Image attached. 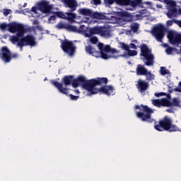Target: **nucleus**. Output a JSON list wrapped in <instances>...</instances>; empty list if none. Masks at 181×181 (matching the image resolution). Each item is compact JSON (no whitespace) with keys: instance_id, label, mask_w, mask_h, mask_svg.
Listing matches in <instances>:
<instances>
[{"instance_id":"39448f33","label":"nucleus","mask_w":181,"mask_h":181,"mask_svg":"<svg viewBox=\"0 0 181 181\" xmlns=\"http://www.w3.org/2000/svg\"><path fill=\"white\" fill-rule=\"evenodd\" d=\"M8 28V31L11 33H16V36L18 37H23L25 33V25L17 23H11L7 24L2 23L0 24V30L4 31Z\"/></svg>"},{"instance_id":"8fccbe9b","label":"nucleus","mask_w":181,"mask_h":181,"mask_svg":"<svg viewBox=\"0 0 181 181\" xmlns=\"http://www.w3.org/2000/svg\"><path fill=\"white\" fill-rule=\"evenodd\" d=\"M166 112H170V113H171V112H173V110H172V109H167V110H166Z\"/></svg>"},{"instance_id":"58836bf2","label":"nucleus","mask_w":181,"mask_h":181,"mask_svg":"<svg viewBox=\"0 0 181 181\" xmlns=\"http://www.w3.org/2000/svg\"><path fill=\"white\" fill-rule=\"evenodd\" d=\"M175 21H177V20H168V21H166V26H173V23H175Z\"/></svg>"},{"instance_id":"6e6552de","label":"nucleus","mask_w":181,"mask_h":181,"mask_svg":"<svg viewBox=\"0 0 181 181\" xmlns=\"http://www.w3.org/2000/svg\"><path fill=\"white\" fill-rule=\"evenodd\" d=\"M165 32H167V28H165V25L163 24H158L157 25L153 27L151 30L153 37H154L156 40L160 43H162Z\"/></svg>"},{"instance_id":"f704fd0d","label":"nucleus","mask_w":181,"mask_h":181,"mask_svg":"<svg viewBox=\"0 0 181 181\" xmlns=\"http://www.w3.org/2000/svg\"><path fill=\"white\" fill-rule=\"evenodd\" d=\"M102 53H103V52H101V51H95V52L90 54V55H91L92 57H95L96 58H100Z\"/></svg>"},{"instance_id":"f257e3e1","label":"nucleus","mask_w":181,"mask_h":181,"mask_svg":"<svg viewBox=\"0 0 181 181\" xmlns=\"http://www.w3.org/2000/svg\"><path fill=\"white\" fill-rule=\"evenodd\" d=\"M108 80L107 78H97L91 80H86V77L79 76L75 78L73 82V87L76 88L81 86L91 95H95L98 93L107 95V96L115 95V88L112 86H103L100 88H96V86L107 85Z\"/></svg>"},{"instance_id":"2f4dec72","label":"nucleus","mask_w":181,"mask_h":181,"mask_svg":"<svg viewBox=\"0 0 181 181\" xmlns=\"http://www.w3.org/2000/svg\"><path fill=\"white\" fill-rule=\"evenodd\" d=\"M126 51L129 57H136L138 54V52L136 50L127 49Z\"/></svg>"},{"instance_id":"1a4fd4ad","label":"nucleus","mask_w":181,"mask_h":181,"mask_svg":"<svg viewBox=\"0 0 181 181\" xmlns=\"http://www.w3.org/2000/svg\"><path fill=\"white\" fill-rule=\"evenodd\" d=\"M61 49H62L64 53L68 54L69 57H73L74 56H75L77 47L72 42V41L65 40H63L62 42H61Z\"/></svg>"},{"instance_id":"603ef678","label":"nucleus","mask_w":181,"mask_h":181,"mask_svg":"<svg viewBox=\"0 0 181 181\" xmlns=\"http://www.w3.org/2000/svg\"><path fill=\"white\" fill-rule=\"evenodd\" d=\"M177 13L180 14L181 15V8L178 9L177 11Z\"/></svg>"},{"instance_id":"72a5a7b5","label":"nucleus","mask_w":181,"mask_h":181,"mask_svg":"<svg viewBox=\"0 0 181 181\" xmlns=\"http://www.w3.org/2000/svg\"><path fill=\"white\" fill-rule=\"evenodd\" d=\"M55 16L64 19L66 18V14L63 13L62 12L57 11L54 13Z\"/></svg>"},{"instance_id":"9d476101","label":"nucleus","mask_w":181,"mask_h":181,"mask_svg":"<svg viewBox=\"0 0 181 181\" xmlns=\"http://www.w3.org/2000/svg\"><path fill=\"white\" fill-rule=\"evenodd\" d=\"M136 73L137 76H145L147 81L155 80V75L152 74L151 71H148V70L141 64L137 65Z\"/></svg>"},{"instance_id":"9b49d317","label":"nucleus","mask_w":181,"mask_h":181,"mask_svg":"<svg viewBox=\"0 0 181 181\" xmlns=\"http://www.w3.org/2000/svg\"><path fill=\"white\" fill-rule=\"evenodd\" d=\"M50 83H52V86H54V87L57 88L58 91H59L60 93L70 97L71 100H78L79 97L74 95L72 94H69L68 88H63V83L54 80L50 81Z\"/></svg>"},{"instance_id":"a18cd8bd","label":"nucleus","mask_w":181,"mask_h":181,"mask_svg":"<svg viewBox=\"0 0 181 181\" xmlns=\"http://www.w3.org/2000/svg\"><path fill=\"white\" fill-rule=\"evenodd\" d=\"M57 16H52L49 17V18H48V20H49V21H55V20H57Z\"/></svg>"},{"instance_id":"cd10ccee","label":"nucleus","mask_w":181,"mask_h":181,"mask_svg":"<svg viewBox=\"0 0 181 181\" xmlns=\"http://www.w3.org/2000/svg\"><path fill=\"white\" fill-rule=\"evenodd\" d=\"M180 102L177 98H174L173 99V103L170 102V107H179Z\"/></svg>"},{"instance_id":"c9c22d12","label":"nucleus","mask_w":181,"mask_h":181,"mask_svg":"<svg viewBox=\"0 0 181 181\" xmlns=\"http://www.w3.org/2000/svg\"><path fill=\"white\" fill-rule=\"evenodd\" d=\"M90 42L93 45H96L98 42V37L94 36L90 38Z\"/></svg>"},{"instance_id":"f8f14e48","label":"nucleus","mask_w":181,"mask_h":181,"mask_svg":"<svg viewBox=\"0 0 181 181\" xmlns=\"http://www.w3.org/2000/svg\"><path fill=\"white\" fill-rule=\"evenodd\" d=\"M152 104L154 105L155 107H158V108L162 107H170L171 105L170 101L167 98L154 99L152 101Z\"/></svg>"},{"instance_id":"5701e85b","label":"nucleus","mask_w":181,"mask_h":181,"mask_svg":"<svg viewBox=\"0 0 181 181\" xmlns=\"http://www.w3.org/2000/svg\"><path fill=\"white\" fill-rule=\"evenodd\" d=\"M108 4L112 5L115 2L117 5L127 6L128 0H107Z\"/></svg>"},{"instance_id":"de8ad7c7","label":"nucleus","mask_w":181,"mask_h":181,"mask_svg":"<svg viewBox=\"0 0 181 181\" xmlns=\"http://www.w3.org/2000/svg\"><path fill=\"white\" fill-rule=\"evenodd\" d=\"M146 12H147L146 9H143L139 11L140 14H146Z\"/></svg>"},{"instance_id":"6ab92c4d","label":"nucleus","mask_w":181,"mask_h":181,"mask_svg":"<svg viewBox=\"0 0 181 181\" xmlns=\"http://www.w3.org/2000/svg\"><path fill=\"white\" fill-rule=\"evenodd\" d=\"M74 80H75L74 79V76L69 75L64 76L62 79V81L64 83V86H65V87H68L71 85L73 86Z\"/></svg>"},{"instance_id":"ea45409f","label":"nucleus","mask_w":181,"mask_h":181,"mask_svg":"<svg viewBox=\"0 0 181 181\" xmlns=\"http://www.w3.org/2000/svg\"><path fill=\"white\" fill-rule=\"evenodd\" d=\"M107 53H110V54H119V51L117 50V49L115 48H112L111 49H110V51H108V52Z\"/></svg>"},{"instance_id":"e433bc0d","label":"nucleus","mask_w":181,"mask_h":181,"mask_svg":"<svg viewBox=\"0 0 181 181\" xmlns=\"http://www.w3.org/2000/svg\"><path fill=\"white\" fill-rule=\"evenodd\" d=\"M10 57H11V60L17 59L19 58V54H18V53H11L10 52Z\"/></svg>"},{"instance_id":"4be33fe9","label":"nucleus","mask_w":181,"mask_h":181,"mask_svg":"<svg viewBox=\"0 0 181 181\" xmlns=\"http://www.w3.org/2000/svg\"><path fill=\"white\" fill-rule=\"evenodd\" d=\"M74 11H68V12L65 13V20H68L69 22H74V20L76 19L77 16L76 13H73Z\"/></svg>"},{"instance_id":"c756f323","label":"nucleus","mask_w":181,"mask_h":181,"mask_svg":"<svg viewBox=\"0 0 181 181\" xmlns=\"http://www.w3.org/2000/svg\"><path fill=\"white\" fill-rule=\"evenodd\" d=\"M165 47H166L165 49V53L166 54L170 55L173 54V47H170L168 45H165Z\"/></svg>"},{"instance_id":"864d4df0","label":"nucleus","mask_w":181,"mask_h":181,"mask_svg":"<svg viewBox=\"0 0 181 181\" xmlns=\"http://www.w3.org/2000/svg\"><path fill=\"white\" fill-rule=\"evenodd\" d=\"M27 5H28L27 3H24V4H23V8H25Z\"/></svg>"},{"instance_id":"49530a36","label":"nucleus","mask_w":181,"mask_h":181,"mask_svg":"<svg viewBox=\"0 0 181 181\" xmlns=\"http://www.w3.org/2000/svg\"><path fill=\"white\" fill-rule=\"evenodd\" d=\"M130 47L136 49V45L134 43H130Z\"/></svg>"},{"instance_id":"37998d69","label":"nucleus","mask_w":181,"mask_h":181,"mask_svg":"<svg viewBox=\"0 0 181 181\" xmlns=\"http://www.w3.org/2000/svg\"><path fill=\"white\" fill-rule=\"evenodd\" d=\"M179 86H180V88H174V91L178 92V93H181V81L179 82Z\"/></svg>"},{"instance_id":"dca6fc26","label":"nucleus","mask_w":181,"mask_h":181,"mask_svg":"<svg viewBox=\"0 0 181 181\" xmlns=\"http://www.w3.org/2000/svg\"><path fill=\"white\" fill-rule=\"evenodd\" d=\"M136 87L139 93H146L147 89H148L149 84L148 82H146V81L139 79V81H137Z\"/></svg>"},{"instance_id":"20e7f679","label":"nucleus","mask_w":181,"mask_h":181,"mask_svg":"<svg viewBox=\"0 0 181 181\" xmlns=\"http://www.w3.org/2000/svg\"><path fill=\"white\" fill-rule=\"evenodd\" d=\"M136 110H139V112H137L136 114L137 118L142 122L151 124L155 121L151 117V115L154 112V111L151 108L148 107V106L144 105H136Z\"/></svg>"},{"instance_id":"f3484780","label":"nucleus","mask_w":181,"mask_h":181,"mask_svg":"<svg viewBox=\"0 0 181 181\" xmlns=\"http://www.w3.org/2000/svg\"><path fill=\"white\" fill-rule=\"evenodd\" d=\"M168 18H175L177 16V8H176V3L171 2L170 9L166 13Z\"/></svg>"},{"instance_id":"7c9ffc66","label":"nucleus","mask_w":181,"mask_h":181,"mask_svg":"<svg viewBox=\"0 0 181 181\" xmlns=\"http://www.w3.org/2000/svg\"><path fill=\"white\" fill-rule=\"evenodd\" d=\"M160 72L162 76H165L170 74V71L167 70V69L164 66L160 67Z\"/></svg>"},{"instance_id":"7ed1b4c3","label":"nucleus","mask_w":181,"mask_h":181,"mask_svg":"<svg viewBox=\"0 0 181 181\" xmlns=\"http://www.w3.org/2000/svg\"><path fill=\"white\" fill-rule=\"evenodd\" d=\"M12 43L16 46L20 47L21 51H23V47L26 46L35 47L36 41L35 37L31 35H27L24 37H19L18 35H13L11 39Z\"/></svg>"},{"instance_id":"bb28decb","label":"nucleus","mask_w":181,"mask_h":181,"mask_svg":"<svg viewBox=\"0 0 181 181\" xmlns=\"http://www.w3.org/2000/svg\"><path fill=\"white\" fill-rule=\"evenodd\" d=\"M85 29H86V25H81L79 26V28H76V31L70 30V32H74V33H81V34L82 33L84 35L85 33H87Z\"/></svg>"},{"instance_id":"2eb2a0df","label":"nucleus","mask_w":181,"mask_h":181,"mask_svg":"<svg viewBox=\"0 0 181 181\" xmlns=\"http://www.w3.org/2000/svg\"><path fill=\"white\" fill-rule=\"evenodd\" d=\"M38 10L44 13H49L51 12L52 6L49 5V1H42L37 4Z\"/></svg>"},{"instance_id":"09e8293b","label":"nucleus","mask_w":181,"mask_h":181,"mask_svg":"<svg viewBox=\"0 0 181 181\" xmlns=\"http://www.w3.org/2000/svg\"><path fill=\"white\" fill-rule=\"evenodd\" d=\"M36 11H37V7L36 6L32 7L31 12L36 13Z\"/></svg>"},{"instance_id":"aec40b11","label":"nucleus","mask_w":181,"mask_h":181,"mask_svg":"<svg viewBox=\"0 0 181 181\" xmlns=\"http://www.w3.org/2000/svg\"><path fill=\"white\" fill-rule=\"evenodd\" d=\"M125 55H108L107 53L102 52L100 54V57L102 58L103 60H107L110 59H118L119 57H124Z\"/></svg>"},{"instance_id":"473e14b6","label":"nucleus","mask_w":181,"mask_h":181,"mask_svg":"<svg viewBox=\"0 0 181 181\" xmlns=\"http://www.w3.org/2000/svg\"><path fill=\"white\" fill-rule=\"evenodd\" d=\"M142 0H134L131 2V5L133 7L138 6L141 4Z\"/></svg>"},{"instance_id":"c85d7f7f","label":"nucleus","mask_w":181,"mask_h":181,"mask_svg":"<svg viewBox=\"0 0 181 181\" xmlns=\"http://www.w3.org/2000/svg\"><path fill=\"white\" fill-rule=\"evenodd\" d=\"M85 52L86 53L91 54L92 53L95 52V51L94 50V48L91 45H88L85 47Z\"/></svg>"},{"instance_id":"a19ab883","label":"nucleus","mask_w":181,"mask_h":181,"mask_svg":"<svg viewBox=\"0 0 181 181\" xmlns=\"http://www.w3.org/2000/svg\"><path fill=\"white\" fill-rule=\"evenodd\" d=\"M10 9L5 8L4 10H3V15H4V16H8V15L10 14Z\"/></svg>"},{"instance_id":"423d86ee","label":"nucleus","mask_w":181,"mask_h":181,"mask_svg":"<svg viewBox=\"0 0 181 181\" xmlns=\"http://www.w3.org/2000/svg\"><path fill=\"white\" fill-rule=\"evenodd\" d=\"M88 33H85V37L90 38L92 36L96 35H100L102 37H110V31L106 26H94L93 28H89Z\"/></svg>"},{"instance_id":"3c124183","label":"nucleus","mask_w":181,"mask_h":181,"mask_svg":"<svg viewBox=\"0 0 181 181\" xmlns=\"http://www.w3.org/2000/svg\"><path fill=\"white\" fill-rule=\"evenodd\" d=\"M74 92L78 95L80 94V90H78V89H76Z\"/></svg>"},{"instance_id":"f03ea898","label":"nucleus","mask_w":181,"mask_h":181,"mask_svg":"<svg viewBox=\"0 0 181 181\" xmlns=\"http://www.w3.org/2000/svg\"><path fill=\"white\" fill-rule=\"evenodd\" d=\"M154 129L157 132H180V128L172 123V119L167 116H165L162 119L158 120V124H156Z\"/></svg>"},{"instance_id":"b1692460","label":"nucleus","mask_w":181,"mask_h":181,"mask_svg":"<svg viewBox=\"0 0 181 181\" xmlns=\"http://www.w3.org/2000/svg\"><path fill=\"white\" fill-rule=\"evenodd\" d=\"M98 48H99V50L102 52H106L107 53L108 52L110 51V49H112V48L110 47V45H106V46H104V44L103 43H98Z\"/></svg>"},{"instance_id":"a878e982","label":"nucleus","mask_w":181,"mask_h":181,"mask_svg":"<svg viewBox=\"0 0 181 181\" xmlns=\"http://www.w3.org/2000/svg\"><path fill=\"white\" fill-rule=\"evenodd\" d=\"M129 28H131L132 32L136 33L139 29V24L138 23L133 22L130 24V25H129Z\"/></svg>"},{"instance_id":"393cba45","label":"nucleus","mask_w":181,"mask_h":181,"mask_svg":"<svg viewBox=\"0 0 181 181\" xmlns=\"http://www.w3.org/2000/svg\"><path fill=\"white\" fill-rule=\"evenodd\" d=\"M90 17L98 20H105V18H106L104 14L98 12H93V13H92Z\"/></svg>"},{"instance_id":"412c9836","label":"nucleus","mask_w":181,"mask_h":181,"mask_svg":"<svg viewBox=\"0 0 181 181\" xmlns=\"http://www.w3.org/2000/svg\"><path fill=\"white\" fill-rule=\"evenodd\" d=\"M78 12L79 13V14H81L83 16H89L90 17L92 16L93 13H94V12L93 11H91L89 8H79L78 10Z\"/></svg>"},{"instance_id":"4468645a","label":"nucleus","mask_w":181,"mask_h":181,"mask_svg":"<svg viewBox=\"0 0 181 181\" xmlns=\"http://www.w3.org/2000/svg\"><path fill=\"white\" fill-rule=\"evenodd\" d=\"M65 8H69L68 11L74 12L77 10L78 3L76 0H61Z\"/></svg>"},{"instance_id":"79ce46f5","label":"nucleus","mask_w":181,"mask_h":181,"mask_svg":"<svg viewBox=\"0 0 181 181\" xmlns=\"http://www.w3.org/2000/svg\"><path fill=\"white\" fill-rule=\"evenodd\" d=\"M165 93L164 92L155 93V96L157 98L165 96Z\"/></svg>"},{"instance_id":"0eeeda50","label":"nucleus","mask_w":181,"mask_h":181,"mask_svg":"<svg viewBox=\"0 0 181 181\" xmlns=\"http://www.w3.org/2000/svg\"><path fill=\"white\" fill-rule=\"evenodd\" d=\"M140 56L144 57L146 62H144V65L151 66L154 65V55L151 53V49L147 47L146 44H142L140 46Z\"/></svg>"},{"instance_id":"4c0bfd02","label":"nucleus","mask_w":181,"mask_h":181,"mask_svg":"<svg viewBox=\"0 0 181 181\" xmlns=\"http://www.w3.org/2000/svg\"><path fill=\"white\" fill-rule=\"evenodd\" d=\"M120 45H121L122 49H123L124 50L127 51V50L130 49H129L130 47H129V45H126L124 42H121Z\"/></svg>"},{"instance_id":"c03bdc74","label":"nucleus","mask_w":181,"mask_h":181,"mask_svg":"<svg viewBox=\"0 0 181 181\" xmlns=\"http://www.w3.org/2000/svg\"><path fill=\"white\" fill-rule=\"evenodd\" d=\"M94 5H101V0H93Z\"/></svg>"},{"instance_id":"ddd939ff","label":"nucleus","mask_w":181,"mask_h":181,"mask_svg":"<svg viewBox=\"0 0 181 181\" xmlns=\"http://www.w3.org/2000/svg\"><path fill=\"white\" fill-rule=\"evenodd\" d=\"M0 59H1L5 64L11 62V52L7 47H2L1 53H0Z\"/></svg>"},{"instance_id":"5fc2aeb1","label":"nucleus","mask_w":181,"mask_h":181,"mask_svg":"<svg viewBox=\"0 0 181 181\" xmlns=\"http://www.w3.org/2000/svg\"><path fill=\"white\" fill-rule=\"evenodd\" d=\"M28 8H25V11H28Z\"/></svg>"},{"instance_id":"a211bd4d","label":"nucleus","mask_w":181,"mask_h":181,"mask_svg":"<svg viewBox=\"0 0 181 181\" xmlns=\"http://www.w3.org/2000/svg\"><path fill=\"white\" fill-rule=\"evenodd\" d=\"M57 28L58 30L64 29V30H68L69 32L77 30V26L71 25L69 24H64L62 22L58 23V24L57 25Z\"/></svg>"}]
</instances>
